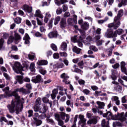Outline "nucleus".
<instances>
[{"label":"nucleus","mask_w":127,"mask_h":127,"mask_svg":"<svg viewBox=\"0 0 127 127\" xmlns=\"http://www.w3.org/2000/svg\"><path fill=\"white\" fill-rule=\"evenodd\" d=\"M2 90L3 92H5V95H0V99L13 96L15 99L12 100L11 105H8L7 107L11 114H13V113L16 111V114L18 115V114L22 111V109H23L24 99L23 98H21L20 99V96L18 95L17 92H19V93H21V94H25V95H26V94H29V90L23 88H17L10 93L9 92V87H5Z\"/></svg>","instance_id":"obj_1"},{"label":"nucleus","mask_w":127,"mask_h":127,"mask_svg":"<svg viewBox=\"0 0 127 127\" xmlns=\"http://www.w3.org/2000/svg\"><path fill=\"white\" fill-rule=\"evenodd\" d=\"M124 113H122L120 114L118 113L117 115L113 116L112 113H111L110 111H108L106 113L103 114V117L107 118V119L108 121H110V120H114L115 121L117 120H119V121H121V122H125V121L127 120V118L124 117Z\"/></svg>","instance_id":"obj_2"},{"label":"nucleus","mask_w":127,"mask_h":127,"mask_svg":"<svg viewBox=\"0 0 127 127\" xmlns=\"http://www.w3.org/2000/svg\"><path fill=\"white\" fill-rule=\"evenodd\" d=\"M124 15V10L121 9L119 11L118 14L114 19V22L108 24V27L109 28H113V29H117L121 25V17Z\"/></svg>","instance_id":"obj_3"},{"label":"nucleus","mask_w":127,"mask_h":127,"mask_svg":"<svg viewBox=\"0 0 127 127\" xmlns=\"http://www.w3.org/2000/svg\"><path fill=\"white\" fill-rule=\"evenodd\" d=\"M79 32H80L81 36L77 37V36H74L71 38V40L72 42L74 43L77 42L78 43V46L79 47H82L83 46V41L84 39L86 38V34L84 30L78 29Z\"/></svg>","instance_id":"obj_4"},{"label":"nucleus","mask_w":127,"mask_h":127,"mask_svg":"<svg viewBox=\"0 0 127 127\" xmlns=\"http://www.w3.org/2000/svg\"><path fill=\"white\" fill-rule=\"evenodd\" d=\"M20 39H21L20 35H19L18 33L15 32L14 37L11 36L9 37L7 41V44H10V43H12L13 41H15V44H17V43H18V41H19Z\"/></svg>","instance_id":"obj_5"},{"label":"nucleus","mask_w":127,"mask_h":127,"mask_svg":"<svg viewBox=\"0 0 127 127\" xmlns=\"http://www.w3.org/2000/svg\"><path fill=\"white\" fill-rule=\"evenodd\" d=\"M12 68L14 72L17 74H21V72L23 71V67H22L20 63L17 62L14 63Z\"/></svg>","instance_id":"obj_6"},{"label":"nucleus","mask_w":127,"mask_h":127,"mask_svg":"<svg viewBox=\"0 0 127 127\" xmlns=\"http://www.w3.org/2000/svg\"><path fill=\"white\" fill-rule=\"evenodd\" d=\"M105 37H107V38H111L112 37H117L118 35L116 34V33H114L113 32V30L112 29H108L107 32L105 33Z\"/></svg>","instance_id":"obj_7"},{"label":"nucleus","mask_w":127,"mask_h":127,"mask_svg":"<svg viewBox=\"0 0 127 127\" xmlns=\"http://www.w3.org/2000/svg\"><path fill=\"white\" fill-rule=\"evenodd\" d=\"M79 118L80 121L78 123L79 125H81V127H84L86 126V122H87V120L84 118V115H79Z\"/></svg>","instance_id":"obj_8"},{"label":"nucleus","mask_w":127,"mask_h":127,"mask_svg":"<svg viewBox=\"0 0 127 127\" xmlns=\"http://www.w3.org/2000/svg\"><path fill=\"white\" fill-rule=\"evenodd\" d=\"M22 9H23L25 12H27L28 13L32 12V6H29L27 4L23 5L22 7Z\"/></svg>","instance_id":"obj_9"},{"label":"nucleus","mask_w":127,"mask_h":127,"mask_svg":"<svg viewBox=\"0 0 127 127\" xmlns=\"http://www.w3.org/2000/svg\"><path fill=\"white\" fill-rule=\"evenodd\" d=\"M41 80H42V78L41 77V75H38L36 77H33L32 79V81L33 83H39L41 82Z\"/></svg>","instance_id":"obj_10"},{"label":"nucleus","mask_w":127,"mask_h":127,"mask_svg":"<svg viewBox=\"0 0 127 127\" xmlns=\"http://www.w3.org/2000/svg\"><path fill=\"white\" fill-rule=\"evenodd\" d=\"M34 122L32 123V126L38 127L42 124V121L41 120H38L37 118H34Z\"/></svg>","instance_id":"obj_11"},{"label":"nucleus","mask_w":127,"mask_h":127,"mask_svg":"<svg viewBox=\"0 0 127 127\" xmlns=\"http://www.w3.org/2000/svg\"><path fill=\"white\" fill-rule=\"evenodd\" d=\"M97 119H98L97 116L93 117L90 120L87 121V124L92 125L93 124V125H96L97 123Z\"/></svg>","instance_id":"obj_12"},{"label":"nucleus","mask_w":127,"mask_h":127,"mask_svg":"<svg viewBox=\"0 0 127 127\" xmlns=\"http://www.w3.org/2000/svg\"><path fill=\"white\" fill-rule=\"evenodd\" d=\"M60 25L62 28H65V27L67 26L66 19H65L64 18H62L60 22Z\"/></svg>","instance_id":"obj_13"},{"label":"nucleus","mask_w":127,"mask_h":127,"mask_svg":"<svg viewBox=\"0 0 127 127\" xmlns=\"http://www.w3.org/2000/svg\"><path fill=\"white\" fill-rule=\"evenodd\" d=\"M121 68L122 71L125 73L126 75H127V70L126 68V63L125 62H122L121 63Z\"/></svg>","instance_id":"obj_14"},{"label":"nucleus","mask_w":127,"mask_h":127,"mask_svg":"<svg viewBox=\"0 0 127 127\" xmlns=\"http://www.w3.org/2000/svg\"><path fill=\"white\" fill-rule=\"evenodd\" d=\"M15 79L18 83L20 84L23 83V76L22 75H16L15 77Z\"/></svg>","instance_id":"obj_15"},{"label":"nucleus","mask_w":127,"mask_h":127,"mask_svg":"<svg viewBox=\"0 0 127 127\" xmlns=\"http://www.w3.org/2000/svg\"><path fill=\"white\" fill-rule=\"evenodd\" d=\"M47 110V107H46L45 104H42V107H40V110L39 111V113H40V114H44L45 113H46Z\"/></svg>","instance_id":"obj_16"},{"label":"nucleus","mask_w":127,"mask_h":127,"mask_svg":"<svg viewBox=\"0 0 127 127\" xmlns=\"http://www.w3.org/2000/svg\"><path fill=\"white\" fill-rule=\"evenodd\" d=\"M58 35L57 32H51L48 35V36L49 38H56Z\"/></svg>","instance_id":"obj_17"},{"label":"nucleus","mask_w":127,"mask_h":127,"mask_svg":"<svg viewBox=\"0 0 127 127\" xmlns=\"http://www.w3.org/2000/svg\"><path fill=\"white\" fill-rule=\"evenodd\" d=\"M37 65L39 66H43L44 65H47L48 62L46 60H39L37 63Z\"/></svg>","instance_id":"obj_18"},{"label":"nucleus","mask_w":127,"mask_h":127,"mask_svg":"<svg viewBox=\"0 0 127 127\" xmlns=\"http://www.w3.org/2000/svg\"><path fill=\"white\" fill-rule=\"evenodd\" d=\"M111 100L113 102H115L117 106H120V100H119V97L118 96H113L111 98Z\"/></svg>","instance_id":"obj_19"},{"label":"nucleus","mask_w":127,"mask_h":127,"mask_svg":"<svg viewBox=\"0 0 127 127\" xmlns=\"http://www.w3.org/2000/svg\"><path fill=\"white\" fill-rule=\"evenodd\" d=\"M30 39V38L29 37V35H28V34H25V36L23 38V40H24V43L25 44H29L30 42L29 40Z\"/></svg>","instance_id":"obj_20"},{"label":"nucleus","mask_w":127,"mask_h":127,"mask_svg":"<svg viewBox=\"0 0 127 127\" xmlns=\"http://www.w3.org/2000/svg\"><path fill=\"white\" fill-rule=\"evenodd\" d=\"M96 104H97L98 105V107H96V109H97V110H100V109H104V107H105V103H104V102L97 101Z\"/></svg>","instance_id":"obj_21"},{"label":"nucleus","mask_w":127,"mask_h":127,"mask_svg":"<svg viewBox=\"0 0 127 127\" xmlns=\"http://www.w3.org/2000/svg\"><path fill=\"white\" fill-rule=\"evenodd\" d=\"M35 16H36L37 17H39L40 18H43V15L41 13V11L40 10L38 9L36 10Z\"/></svg>","instance_id":"obj_22"},{"label":"nucleus","mask_w":127,"mask_h":127,"mask_svg":"<svg viewBox=\"0 0 127 127\" xmlns=\"http://www.w3.org/2000/svg\"><path fill=\"white\" fill-rule=\"evenodd\" d=\"M89 23L85 22L81 25V28L83 30H87V29H89Z\"/></svg>","instance_id":"obj_23"},{"label":"nucleus","mask_w":127,"mask_h":127,"mask_svg":"<svg viewBox=\"0 0 127 127\" xmlns=\"http://www.w3.org/2000/svg\"><path fill=\"white\" fill-rule=\"evenodd\" d=\"M28 57L29 60H34V58H35V54L33 52H30L29 54L28 55Z\"/></svg>","instance_id":"obj_24"},{"label":"nucleus","mask_w":127,"mask_h":127,"mask_svg":"<svg viewBox=\"0 0 127 127\" xmlns=\"http://www.w3.org/2000/svg\"><path fill=\"white\" fill-rule=\"evenodd\" d=\"M114 89L115 91H116V92H119V93H121L122 90V87L120 85H114Z\"/></svg>","instance_id":"obj_25"},{"label":"nucleus","mask_w":127,"mask_h":127,"mask_svg":"<svg viewBox=\"0 0 127 127\" xmlns=\"http://www.w3.org/2000/svg\"><path fill=\"white\" fill-rule=\"evenodd\" d=\"M72 51L73 52H75V53H76V54H80V53L81 52V49L76 46H74L73 48Z\"/></svg>","instance_id":"obj_26"},{"label":"nucleus","mask_w":127,"mask_h":127,"mask_svg":"<svg viewBox=\"0 0 127 127\" xmlns=\"http://www.w3.org/2000/svg\"><path fill=\"white\" fill-rule=\"evenodd\" d=\"M3 39H0V50H4L5 47L3 46Z\"/></svg>","instance_id":"obj_27"},{"label":"nucleus","mask_w":127,"mask_h":127,"mask_svg":"<svg viewBox=\"0 0 127 127\" xmlns=\"http://www.w3.org/2000/svg\"><path fill=\"white\" fill-rule=\"evenodd\" d=\"M61 50H67V43L65 42H64L61 44Z\"/></svg>","instance_id":"obj_28"},{"label":"nucleus","mask_w":127,"mask_h":127,"mask_svg":"<svg viewBox=\"0 0 127 127\" xmlns=\"http://www.w3.org/2000/svg\"><path fill=\"white\" fill-rule=\"evenodd\" d=\"M42 101L43 103H49L50 104V107L51 108V107H52V103L49 102V99H48L47 97H43L42 99Z\"/></svg>","instance_id":"obj_29"},{"label":"nucleus","mask_w":127,"mask_h":127,"mask_svg":"<svg viewBox=\"0 0 127 127\" xmlns=\"http://www.w3.org/2000/svg\"><path fill=\"white\" fill-rule=\"evenodd\" d=\"M64 68L65 67V65L63 63H60L59 64H56L54 65V68Z\"/></svg>","instance_id":"obj_30"},{"label":"nucleus","mask_w":127,"mask_h":127,"mask_svg":"<svg viewBox=\"0 0 127 127\" xmlns=\"http://www.w3.org/2000/svg\"><path fill=\"white\" fill-rule=\"evenodd\" d=\"M127 0H122L121 3L118 4V7H122L123 5H127Z\"/></svg>","instance_id":"obj_31"},{"label":"nucleus","mask_w":127,"mask_h":127,"mask_svg":"<svg viewBox=\"0 0 127 127\" xmlns=\"http://www.w3.org/2000/svg\"><path fill=\"white\" fill-rule=\"evenodd\" d=\"M35 64L31 63L30 66V70L31 72H35Z\"/></svg>","instance_id":"obj_32"},{"label":"nucleus","mask_w":127,"mask_h":127,"mask_svg":"<svg viewBox=\"0 0 127 127\" xmlns=\"http://www.w3.org/2000/svg\"><path fill=\"white\" fill-rule=\"evenodd\" d=\"M61 20V17H60V16H57L54 21L55 25H57V24L59 23V21H60Z\"/></svg>","instance_id":"obj_33"},{"label":"nucleus","mask_w":127,"mask_h":127,"mask_svg":"<svg viewBox=\"0 0 127 127\" xmlns=\"http://www.w3.org/2000/svg\"><path fill=\"white\" fill-rule=\"evenodd\" d=\"M124 33V30L122 29H119L115 32V33L118 35H121Z\"/></svg>","instance_id":"obj_34"},{"label":"nucleus","mask_w":127,"mask_h":127,"mask_svg":"<svg viewBox=\"0 0 127 127\" xmlns=\"http://www.w3.org/2000/svg\"><path fill=\"white\" fill-rule=\"evenodd\" d=\"M61 77L62 78V79H64L63 80H68V79H69V76H68L65 73L62 74Z\"/></svg>","instance_id":"obj_35"},{"label":"nucleus","mask_w":127,"mask_h":127,"mask_svg":"<svg viewBox=\"0 0 127 127\" xmlns=\"http://www.w3.org/2000/svg\"><path fill=\"white\" fill-rule=\"evenodd\" d=\"M47 123H48L49 124H51V125H52L53 126H54L55 125V122H54V121L50 118H47Z\"/></svg>","instance_id":"obj_36"},{"label":"nucleus","mask_w":127,"mask_h":127,"mask_svg":"<svg viewBox=\"0 0 127 127\" xmlns=\"http://www.w3.org/2000/svg\"><path fill=\"white\" fill-rule=\"evenodd\" d=\"M93 40L92 37L91 36H89L86 38V44H90V42Z\"/></svg>","instance_id":"obj_37"},{"label":"nucleus","mask_w":127,"mask_h":127,"mask_svg":"<svg viewBox=\"0 0 127 127\" xmlns=\"http://www.w3.org/2000/svg\"><path fill=\"white\" fill-rule=\"evenodd\" d=\"M34 112H39L40 111V106L35 104V105L34 106Z\"/></svg>","instance_id":"obj_38"},{"label":"nucleus","mask_w":127,"mask_h":127,"mask_svg":"<svg viewBox=\"0 0 127 127\" xmlns=\"http://www.w3.org/2000/svg\"><path fill=\"white\" fill-rule=\"evenodd\" d=\"M51 47L52 49L54 50V51H57V50H58V49H57V46L56 44H52L51 45Z\"/></svg>","instance_id":"obj_39"},{"label":"nucleus","mask_w":127,"mask_h":127,"mask_svg":"<svg viewBox=\"0 0 127 127\" xmlns=\"http://www.w3.org/2000/svg\"><path fill=\"white\" fill-rule=\"evenodd\" d=\"M10 57L12 59H15V60H18L19 59V56L17 55H11Z\"/></svg>","instance_id":"obj_40"},{"label":"nucleus","mask_w":127,"mask_h":127,"mask_svg":"<svg viewBox=\"0 0 127 127\" xmlns=\"http://www.w3.org/2000/svg\"><path fill=\"white\" fill-rule=\"evenodd\" d=\"M66 115H67V114H66V113L64 112L60 113V117L62 120H65V117H66Z\"/></svg>","instance_id":"obj_41"},{"label":"nucleus","mask_w":127,"mask_h":127,"mask_svg":"<svg viewBox=\"0 0 127 127\" xmlns=\"http://www.w3.org/2000/svg\"><path fill=\"white\" fill-rule=\"evenodd\" d=\"M36 105L40 106L41 105V98H38L36 100Z\"/></svg>","instance_id":"obj_42"},{"label":"nucleus","mask_w":127,"mask_h":127,"mask_svg":"<svg viewBox=\"0 0 127 127\" xmlns=\"http://www.w3.org/2000/svg\"><path fill=\"white\" fill-rule=\"evenodd\" d=\"M67 22L68 25H72L73 24V19L71 18H69L67 20Z\"/></svg>","instance_id":"obj_43"},{"label":"nucleus","mask_w":127,"mask_h":127,"mask_svg":"<svg viewBox=\"0 0 127 127\" xmlns=\"http://www.w3.org/2000/svg\"><path fill=\"white\" fill-rule=\"evenodd\" d=\"M64 94H65V95H66V96H67V99H68V100H71L72 97L70 95L67 94V89H64Z\"/></svg>","instance_id":"obj_44"},{"label":"nucleus","mask_w":127,"mask_h":127,"mask_svg":"<svg viewBox=\"0 0 127 127\" xmlns=\"http://www.w3.org/2000/svg\"><path fill=\"white\" fill-rule=\"evenodd\" d=\"M74 72L76 73H79V74H83V71L78 68H75L74 69Z\"/></svg>","instance_id":"obj_45"},{"label":"nucleus","mask_w":127,"mask_h":127,"mask_svg":"<svg viewBox=\"0 0 127 127\" xmlns=\"http://www.w3.org/2000/svg\"><path fill=\"white\" fill-rule=\"evenodd\" d=\"M66 104L67 106H70L71 108H73V104L71 103V100H67L66 102Z\"/></svg>","instance_id":"obj_46"},{"label":"nucleus","mask_w":127,"mask_h":127,"mask_svg":"<svg viewBox=\"0 0 127 127\" xmlns=\"http://www.w3.org/2000/svg\"><path fill=\"white\" fill-rule=\"evenodd\" d=\"M39 72L42 75H45V74H46V70L43 68H41L40 69Z\"/></svg>","instance_id":"obj_47"},{"label":"nucleus","mask_w":127,"mask_h":127,"mask_svg":"<svg viewBox=\"0 0 127 127\" xmlns=\"http://www.w3.org/2000/svg\"><path fill=\"white\" fill-rule=\"evenodd\" d=\"M15 22L17 24H19L21 22V19L19 17H17L15 19Z\"/></svg>","instance_id":"obj_48"},{"label":"nucleus","mask_w":127,"mask_h":127,"mask_svg":"<svg viewBox=\"0 0 127 127\" xmlns=\"http://www.w3.org/2000/svg\"><path fill=\"white\" fill-rule=\"evenodd\" d=\"M60 55L62 57H67L68 56V55L65 52H60Z\"/></svg>","instance_id":"obj_49"},{"label":"nucleus","mask_w":127,"mask_h":127,"mask_svg":"<svg viewBox=\"0 0 127 127\" xmlns=\"http://www.w3.org/2000/svg\"><path fill=\"white\" fill-rule=\"evenodd\" d=\"M55 118L57 121H59L60 120V115L58 113H56L55 114Z\"/></svg>","instance_id":"obj_50"},{"label":"nucleus","mask_w":127,"mask_h":127,"mask_svg":"<svg viewBox=\"0 0 127 127\" xmlns=\"http://www.w3.org/2000/svg\"><path fill=\"white\" fill-rule=\"evenodd\" d=\"M114 72L115 71H112V75L111 76V78L113 81H116V80H117V76L115 75Z\"/></svg>","instance_id":"obj_51"},{"label":"nucleus","mask_w":127,"mask_h":127,"mask_svg":"<svg viewBox=\"0 0 127 127\" xmlns=\"http://www.w3.org/2000/svg\"><path fill=\"white\" fill-rule=\"evenodd\" d=\"M35 36H36V37H42V34L40 33L39 32H36L35 33Z\"/></svg>","instance_id":"obj_52"},{"label":"nucleus","mask_w":127,"mask_h":127,"mask_svg":"<svg viewBox=\"0 0 127 127\" xmlns=\"http://www.w3.org/2000/svg\"><path fill=\"white\" fill-rule=\"evenodd\" d=\"M90 49H91V50L95 51V52H97V51H98V48L95 47V46H90Z\"/></svg>","instance_id":"obj_53"},{"label":"nucleus","mask_w":127,"mask_h":127,"mask_svg":"<svg viewBox=\"0 0 127 127\" xmlns=\"http://www.w3.org/2000/svg\"><path fill=\"white\" fill-rule=\"evenodd\" d=\"M103 43H104V40H103L97 41V46H101Z\"/></svg>","instance_id":"obj_54"},{"label":"nucleus","mask_w":127,"mask_h":127,"mask_svg":"<svg viewBox=\"0 0 127 127\" xmlns=\"http://www.w3.org/2000/svg\"><path fill=\"white\" fill-rule=\"evenodd\" d=\"M63 11L65 12L68 10V5L64 4L63 5Z\"/></svg>","instance_id":"obj_55"},{"label":"nucleus","mask_w":127,"mask_h":127,"mask_svg":"<svg viewBox=\"0 0 127 127\" xmlns=\"http://www.w3.org/2000/svg\"><path fill=\"white\" fill-rule=\"evenodd\" d=\"M53 58H54V59H59V54L54 53L53 54Z\"/></svg>","instance_id":"obj_56"},{"label":"nucleus","mask_w":127,"mask_h":127,"mask_svg":"<svg viewBox=\"0 0 127 127\" xmlns=\"http://www.w3.org/2000/svg\"><path fill=\"white\" fill-rule=\"evenodd\" d=\"M58 122L59 126H60L61 127H62L64 125V122L60 119L58 120Z\"/></svg>","instance_id":"obj_57"},{"label":"nucleus","mask_w":127,"mask_h":127,"mask_svg":"<svg viewBox=\"0 0 127 127\" xmlns=\"http://www.w3.org/2000/svg\"><path fill=\"white\" fill-rule=\"evenodd\" d=\"M70 12L68 11H66L64 14V17H69L70 16Z\"/></svg>","instance_id":"obj_58"},{"label":"nucleus","mask_w":127,"mask_h":127,"mask_svg":"<svg viewBox=\"0 0 127 127\" xmlns=\"http://www.w3.org/2000/svg\"><path fill=\"white\" fill-rule=\"evenodd\" d=\"M40 31H41V32H45L46 31V29H45V28L44 26H41L40 27Z\"/></svg>","instance_id":"obj_59"},{"label":"nucleus","mask_w":127,"mask_h":127,"mask_svg":"<svg viewBox=\"0 0 127 127\" xmlns=\"http://www.w3.org/2000/svg\"><path fill=\"white\" fill-rule=\"evenodd\" d=\"M78 65L80 68H83L82 66L84 65V61H81V62L78 63Z\"/></svg>","instance_id":"obj_60"},{"label":"nucleus","mask_w":127,"mask_h":127,"mask_svg":"<svg viewBox=\"0 0 127 127\" xmlns=\"http://www.w3.org/2000/svg\"><path fill=\"white\" fill-rule=\"evenodd\" d=\"M62 9L60 8H58V9H57L56 10V12H57V14H61V13H62Z\"/></svg>","instance_id":"obj_61"},{"label":"nucleus","mask_w":127,"mask_h":127,"mask_svg":"<svg viewBox=\"0 0 127 127\" xmlns=\"http://www.w3.org/2000/svg\"><path fill=\"white\" fill-rule=\"evenodd\" d=\"M78 83L80 85H85V81L83 79L78 80Z\"/></svg>","instance_id":"obj_62"},{"label":"nucleus","mask_w":127,"mask_h":127,"mask_svg":"<svg viewBox=\"0 0 127 127\" xmlns=\"http://www.w3.org/2000/svg\"><path fill=\"white\" fill-rule=\"evenodd\" d=\"M63 62L64 64L65 65V66H68L69 61L67 59L64 60Z\"/></svg>","instance_id":"obj_63"},{"label":"nucleus","mask_w":127,"mask_h":127,"mask_svg":"<svg viewBox=\"0 0 127 127\" xmlns=\"http://www.w3.org/2000/svg\"><path fill=\"white\" fill-rule=\"evenodd\" d=\"M83 92L84 94H85V95H89V94H90V90L87 89L83 90Z\"/></svg>","instance_id":"obj_64"}]
</instances>
